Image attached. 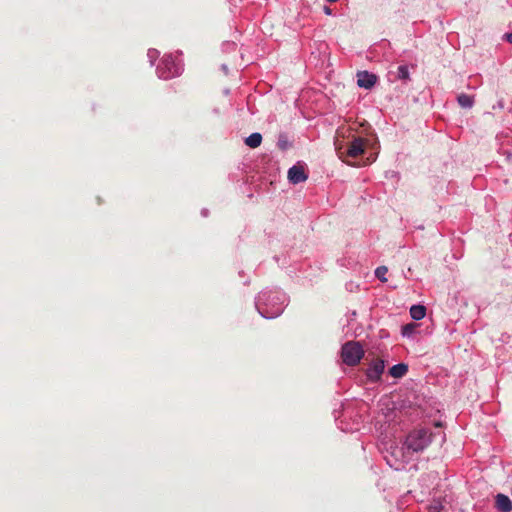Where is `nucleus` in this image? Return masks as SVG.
<instances>
[{"label":"nucleus","mask_w":512,"mask_h":512,"mask_svg":"<svg viewBox=\"0 0 512 512\" xmlns=\"http://www.w3.org/2000/svg\"><path fill=\"white\" fill-rule=\"evenodd\" d=\"M433 434L426 429H418L409 433L405 446L408 450L419 452L424 450L432 441Z\"/></svg>","instance_id":"f257e3e1"},{"label":"nucleus","mask_w":512,"mask_h":512,"mask_svg":"<svg viewBox=\"0 0 512 512\" xmlns=\"http://www.w3.org/2000/svg\"><path fill=\"white\" fill-rule=\"evenodd\" d=\"M364 356V350L359 342L349 341L345 343L341 350V357L345 364L349 366L357 365Z\"/></svg>","instance_id":"f03ea898"},{"label":"nucleus","mask_w":512,"mask_h":512,"mask_svg":"<svg viewBox=\"0 0 512 512\" xmlns=\"http://www.w3.org/2000/svg\"><path fill=\"white\" fill-rule=\"evenodd\" d=\"M384 368H385L384 360L379 359V358L374 359L366 372L368 379L373 382L378 381L384 372Z\"/></svg>","instance_id":"7ed1b4c3"},{"label":"nucleus","mask_w":512,"mask_h":512,"mask_svg":"<svg viewBox=\"0 0 512 512\" xmlns=\"http://www.w3.org/2000/svg\"><path fill=\"white\" fill-rule=\"evenodd\" d=\"M366 145V140L361 137H356L354 140L349 144L347 149V156L356 158L364 153Z\"/></svg>","instance_id":"20e7f679"},{"label":"nucleus","mask_w":512,"mask_h":512,"mask_svg":"<svg viewBox=\"0 0 512 512\" xmlns=\"http://www.w3.org/2000/svg\"><path fill=\"white\" fill-rule=\"evenodd\" d=\"M308 175L302 165H294L288 170V179L293 184H299L306 181Z\"/></svg>","instance_id":"39448f33"},{"label":"nucleus","mask_w":512,"mask_h":512,"mask_svg":"<svg viewBox=\"0 0 512 512\" xmlns=\"http://www.w3.org/2000/svg\"><path fill=\"white\" fill-rule=\"evenodd\" d=\"M377 77L368 71H362L357 74V84L359 87L370 89L376 83Z\"/></svg>","instance_id":"423d86ee"},{"label":"nucleus","mask_w":512,"mask_h":512,"mask_svg":"<svg viewBox=\"0 0 512 512\" xmlns=\"http://www.w3.org/2000/svg\"><path fill=\"white\" fill-rule=\"evenodd\" d=\"M163 64L164 68L167 69V72L161 69L160 77L168 79L178 76L180 74L181 68L178 65H176L173 60L165 59L163 61Z\"/></svg>","instance_id":"0eeeda50"},{"label":"nucleus","mask_w":512,"mask_h":512,"mask_svg":"<svg viewBox=\"0 0 512 512\" xmlns=\"http://www.w3.org/2000/svg\"><path fill=\"white\" fill-rule=\"evenodd\" d=\"M495 508L499 512H511L512 511V501L510 498L502 493H498L495 496Z\"/></svg>","instance_id":"6e6552de"},{"label":"nucleus","mask_w":512,"mask_h":512,"mask_svg":"<svg viewBox=\"0 0 512 512\" xmlns=\"http://www.w3.org/2000/svg\"><path fill=\"white\" fill-rule=\"evenodd\" d=\"M408 371V366L404 363H399L392 366L389 370V374L394 378L403 377Z\"/></svg>","instance_id":"1a4fd4ad"},{"label":"nucleus","mask_w":512,"mask_h":512,"mask_svg":"<svg viewBox=\"0 0 512 512\" xmlns=\"http://www.w3.org/2000/svg\"><path fill=\"white\" fill-rule=\"evenodd\" d=\"M262 135L258 132L252 133L245 139V144L250 148H257L261 145Z\"/></svg>","instance_id":"9d476101"},{"label":"nucleus","mask_w":512,"mask_h":512,"mask_svg":"<svg viewBox=\"0 0 512 512\" xmlns=\"http://www.w3.org/2000/svg\"><path fill=\"white\" fill-rule=\"evenodd\" d=\"M410 315L414 320H421L426 315V308L422 305H413L410 308Z\"/></svg>","instance_id":"9b49d317"},{"label":"nucleus","mask_w":512,"mask_h":512,"mask_svg":"<svg viewBox=\"0 0 512 512\" xmlns=\"http://www.w3.org/2000/svg\"><path fill=\"white\" fill-rule=\"evenodd\" d=\"M457 100L459 105L463 108H471L474 103L473 97L467 94H460Z\"/></svg>","instance_id":"f8f14e48"},{"label":"nucleus","mask_w":512,"mask_h":512,"mask_svg":"<svg viewBox=\"0 0 512 512\" xmlns=\"http://www.w3.org/2000/svg\"><path fill=\"white\" fill-rule=\"evenodd\" d=\"M397 78L400 80L407 81L410 79V74L408 67L406 65H401L397 67Z\"/></svg>","instance_id":"ddd939ff"},{"label":"nucleus","mask_w":512,"mask_h":512,"mask_svg":"<svg viewBox=\"0 0 512 512\" xmlns=\"http://www.w3.org/2000/svg\"><path fill=\"white\" fill-rule=\"evenodd\" d=\"M387 272L388 268L386 266H379L375 270V275L381 282H387V278L385 277Z\"/></svg>","instance_id":"4468645a"},{"label":"nucleus","mask_w":512,"mask_h":512,"mask_svg":"<svg viewBox=\"0 0 512 512\" xmlns=\"http://www.w3.org/2000/svg\"><path fill=\"white\" fill-rule=\"evenodd\" d=\"M417 325L415 323H409L402 327V335L410 337L416 329Z\"/></svg>","instance_id":"2eb2a0df"},{"label":"nucleus","mask_w":512,"mask_h":512,"mask_svg":"<svg viewBox=\"0 0 512 512\" xmlns=\"http://www.w3.org/2000/svg\"><path fill=\"white\" fill-rule=\"evenodd\" d=\"M324 12H325V14H327V15H331V14H332V10H331L328 6H325V7H324Z\"/></svg>","instance_id":"dca6fc26"},{"label":"nucleus","mask_w":512,"mask_h":512,"mask_svg":"<svg viewBox=\"0 0 512 512\" xmlns=\"http://www.w3.org/2000/svg\"><path fill=\"white\" fill-rule=\"evenodd\" d=\"M506 38H507L508 42H510L512 44V33H508L506 35Z\"/></svg>","instance_id":"f3484780"},{"label":"nucleus","mask_w":512,"mask_h":512,"mask_svg":"<svg viewBox=\"0 0 512 512\" xmlns=\"http://www.w3.org/2000/svg\"><path fill=\"white\" fill-rule=\"evenodd\" d=\"M430 511H431V512H439V511L437 510V507H431V508H430Z\"/></svg>","instance_id":"a211bd4d"}]
</instances>
